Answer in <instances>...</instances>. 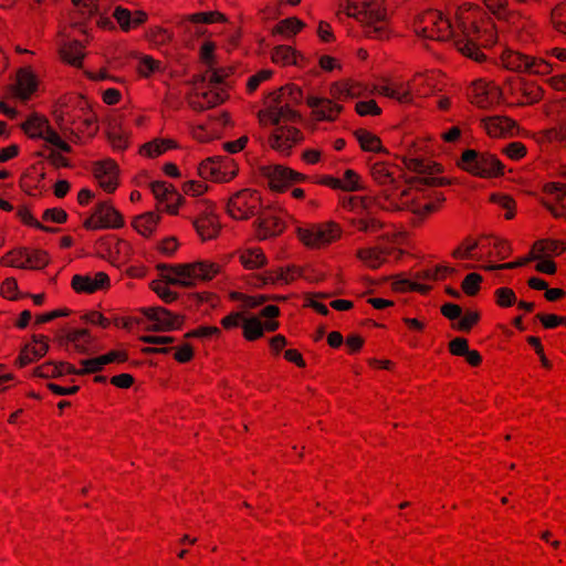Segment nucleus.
Wrapping results in <instances>:
<instances>
[{"instance_id":"nucleus-1","label":"nucleus","mask_w":566,"mask_h":566,"mask_svg":"<svg viewBox=\"0 0 566 566\" xmlns=\"http://www.w3.org/2000/svg\"><path fill=\"white\" fill-rule=\"evenodd\" d=\"M302 99V90L294 84H289L270 93L264 101L265 108L258 114L262 126L269 124L275 126L269 137V145L283 155H289L292 147L303 138L297 128L289 126V123H295L298 119L300 116L292 106L300 104Z\"/></svg>"},{"instance_id":"nucleus-2","label":"nucleus","mask_w":566,"mask_h":566,"mask_svg":"<svg viewBox=\"0 0 566 566\" xmlns=\"http://www.w3.org/2000/svg\"><path fill=\"white\" fill-rule=\"evenodd\" d=\"M397 168L387 163L377 161L370 167V175L375 182L381 187L375 199L382 209L406 208L418 216L424 212V197L422 186L424 177L415 176L407 179L408 187L398 193L399 181Z\"/></svg>"},{"instance_id":"nucleus-3","label":"nucleus","mask_w":566,"mask_h":566,"mask_svg":"<svg viewBox=\"0 0 566 566\" xmlns=\"http://www.w3.org/2000/svg\"><path fill=\"white\" fill-rule=\"evenodd\" d=\"M158 271L164 281H154L153 291L165 302L172 303L178 294L167 285L186 289L195 287L198 283L211 281L221 272V265L208 260L181 264H158Z\"/></svg>"},{"instance_id":"nucleus-4","label":"nucleus","mask_w":566,"mask_h":566,"mask_svg":"<svg viewBox=\"0 0 566 566\" xmlns=\"http://www.w3.org/2000/svg\"><path fill=\"white\" fill-rule=\"evenodd\" d=\"M338 7L348 17H354L366 24V34L369 38L382 39L386 36V12L371 7L367 2L357 3L354 0H339Z\"/></svg>"},{"instance_id":"nucleus-5","label":"nucleus","mask_w":566,"mask_h":566,"mask_svg":"<svg viewBox=\"0 0 566 566\" xmlns=\"http://www.w3.org/2000/svg\"><path fill=\"white\" fill-rule=\"evenodd\" d=\"M373 201L369 197L358 196L345 197L343 199V208L354 213L348 220L356 230L365 233H376L384 227V223L370 211Z\"/></svg>"},{"instance_id":"nucleus-6","label":"nucleus","mask_w":566,"mask_h":566,"mask_svg":"<svg viewBox=\"0 0 566 566\" xmlns=\"http://www.w3.org/2000/svg\"><path fill=\"white\" fill-rule=\"evenodd\" d=\"M329 94L331 98L307 97V105L313 108L317 119L335 120L338 114L343 111V106L335 103L334 101H346L347 96V84L345 82H336L331 85Z\"/></svg>"},{"instance_id":"nucleus-7","label":"nucleus","mask_w":566,"mask_h":566,"mask_svg":"<svg viewBox=\"0 0 566 566\" xmlns=\"http://www.w3.org/2000/svg\"><path fill=\"white\" fill-rule=\"evenodd\" d=\"M461 167L479 177H495L503 174V164L494 156L467 149L461 157Z\"/></svg>"},{"instance_id":"nucleus-8","label":"nucleus","mask_w":566,"mask_h":566,"mask_svg":"<svg viewBox=\"0 0 566 566\" xmlns=\"http://www.w3.org/2000/svg\"><path fill=\"white\" fill-rule=\"evenodd\" d=\"M298 239L308 248L321 249L338 240L342 235L340 227L333 221L311 224L298 228Z\"/></svg>"},{"instance_id":"nucleus-9","label":"nucleus","mask_w":566,"mask_h":566,"mask_svg":"<svg viewBox=\"0 0 566 566\" xmlns=\"http://www.w3.org/2000/svg\"><path fill=\"white\" fill-rule=\"evenodd\" d=\"M21 128L30 138L44 139L61 151L72 153V147L51 127L44 116L38 114L30 115L27 120L22 123Z\"/></svg>"},{"instance_id":"nucleus-10","label":"nucleus","mask_w":566,"mask_h":566,"mask_svg":"<svg viewBox=\"0 0 566 566\" xmlns=\"http://www.w3.org/2000/svg\"><path fill=\"white\" fill-rule=\"evenodd\" d=\"M261 197L256 190L242 189L234 193L228 202V212L234 219H248L261 211Z\"/></svg>"},{"instance_id":"nucleus-11","label":"nucleus","mask_w":566,"mask_h":566,"mask_svg":"<svg viewBox=\"0 0 566 566\" xmlns=\"http://www.w3.org/2000/svg\"><path fill=\"white\" fill-rule=\"evenodd\" d=\"M200 177L218 182H227L237 176L238 167L229 157H210L203 160L198 168Z\"/></svg>"},{"instance_id":"nucleus-12","label":"nucleus","mask_w":566,"mask_h":566,"mask_svg":"<svg viewBox=\"0 0 566 566\" xmlns=\"http://www.w3.org/2000/svg\"><path fill=\"white\" fill-rule=\"evenodd\" d=\"M124 220L122 214L109 203H98L91 217H88L83 227L87 230L98 229H118L123 227Z\"/></svg>"},{"instance_id":"nucleus-13","label":"nucleus","mask_w":566,"mask_h":566,"mask_svg":"<svg viewBox=\"0 0 566 566\" xmlns=\"http://www.w3.org/2000/svg\"><path fill=\"white\" fill-rule=\"evenodd\" d=\"M145 317L155 324L147 329L153 332H170L180 329L185 317L174 314L165 307H146L142 310Z\"/></svg>"},{"instance_id":"nucleus-14","label":"nucleus","mask_w":566,"mask_h":566,"mask_svg":"<svg viewBox=\"0 0 566 566\" xmlns=\"http://www.w3.org/2000/svg\"><path fill=\"white\" fill-rule=\"evenodd\" d=\"M504 64L507 69L517 72H528L533 74H548L552 70L551 64L544 60H537L517 52H511L504 57Z\"/></svg>"},{"instance_id":"nucleus-15","label":"nucleus","mask_w":566,"mask_h":566,"mask_svg":"<svg viewBox=\"0 0 566 566\" xmlns=\"http://www.w3.org/2000/svg\"><path fill=\"white\" fill-rule=\"evenodd\" d=\"M284 213L277 209H264L258 218V238L265 240L281 234L285 229Z\"/></svg>"},{"instance_id":"nucleus-16","label":"nucleus","mask_w":566,"mask_h":566,"mask_svg":"<svg viewBox=\"0 0 566 566\" xmlns=\"http://www.w3.org/2000/svg\"><path fill=\"white\" fill-rule=\"evenodd\" d=\"M262 169L270 188L275 191H284L290 185L305 179L304 175L281 165L266 166Z\"/></svg>"},{"instance_id":"nucleus-17","label":"nucleus","mask_w":566,"mask_h":566,"mask_svg":"<svg viewBox=\"0 0 566 566\" xmlns=\"http://www.w3.org/2000/svg\"><path fill=\"white\" fill-rule=\"evenodd\" d=\"M150 188L159 203H165V210L167 212L171 214L178 212V208L184 199L171 185L165 181H154L150 184Z\"/></svg>"},{"instance_id":"nucleus-18","label":"nucleus","mask_w":566,"mask_h":566,"mask_svg":"<svg viewBox=\"0 0 566 566\" xmlns=\"http://www.w3.org/2000/svg\"><path fill=\"white\" fill-rule=\"evenodd\" d=\"M94 177L98 181L99 186L107 191L108 193H112L116 190L118 182H117V175H118V167L117 164L114 160L107 159L99 163H96L94 165Z\"/></svg>"},{"instance_id":"nucleus-19","label":"nucleus","mask_w":566,"mask_h":566,"mask_svg":"<svg viewBox=\"0 0 566 566\" xmlns=\"http://www.w3.org/2000/svg\"><path fill=\"white\" fill-rule=\"evenodd\" d=\"M49 350V339L44 335H33L32 342L27 344L20 352L18 363L24 367L34 360L43 357Z\"/></svg>"},{"instance_id":"nucleus-20","label":"nucleus","mask_w":566,"mask_h":566,"mask_svg":"<svg viewBox=\"0 0 566 566\" xmlns=\"http://www.w3.org/2000/svg\"><path fill=\"white\" fill-rule=\"evenodd\" d=\"M109 285V277L104 272H97L93 277L90 275L76 274L72 277V287L77 293L92 294Z\"/></svg>"},{"instance_id":"nucleus-21","label":"nucleus","mask_w":566,"mask_h":566,"mask_svg":"<svg viewBox=\"0 0 566 566\" xmlns=\"http://www.w3.org/2000/svg\"><path fill=\"white\" fill-rule=\"evenodd\" d=\"M446 182L444 178L432 176L431 165L427 161V214L438 211L446 200L441 191L430 188L442 186Z\"/></svg>"},{"instance_id":"nucleus-22","label":"nucleus","mask_w":566,"mask_h":566,"mask_svg":"<svg viewBox=\"0 0 566 566\" xmlns=\"http://www.w3.org/2000/svg\"><path fill=\"white\" fill-rule=\"evenodd\" d=\"M280 324L277 321H266L262 323L258 317L245 318L242 328L243 336L248 340H256L263 336L264 332H275Z\"/></svg>"},{"instance_id":"nucleus-23","label":"nucleus","mask_w":566,"mask_h":566,"mask_svg":"<svg viewBox=\"0 0 566 566\" xmlns=\"http://www.w3.org/2000/svg\"><path fill=\"white\" fill-rule=\"evenodd\" d=\"M224 101L223 93L211 88L202 93H196L190 96L189 105L193 111H205L207 108L214 107Z\"/></svg>"},{"instance_id":"nucleus-24","label":"nucleus","mask_w":566,"mask_h":566,"mask_svg":"<svg viewBox=\"0 0 566 566\" xmlns=\"http://www.w3.org/2000/svg\"><path fill=\"white\" fill-rule=\"evenodd\" d=\"M193 227L203 241L216 238L220 230L218 218L211 212L203 213L196 218L193 220Z\"/></svg>"},{"instance_id":"nucleus-25","label":"nucleus","mask_w":566,"mask_h":566,"mask_svg":"<svg viewBox=\"0 0 566 566\" xmlns=\"http://www.w3.org/2000/svg\"><path fill=\"white\" fill-rule=\"evenodd\" d=\"M416 85V81L412 85L408 84L407 87L403 85H397L395 83H385L379 84L375 88L378 94L395 98L400 103H409L413 101V86Z\"/></svg>"},{"instance_id":"nucleus-26","label":"nucleus","mask_w":566,"mask_h":566,"mask_svg":"<svg viewBox=\"0 0 566 566\" xmlns=\"http://www.w3.org/2000/svg\"><path fill=\"white\" fill-rule=\"evenodd\" d=\"M484 128L490 136L500 137L512 132L515 126V122L507 117H489L483 120Z\"/></svg>"},{"instance_id":"nucleus-27","label":"nucleus","mask_w":566,"mask_h":566,"mask_svg":"<svg viewBox=\"0 0 566 566\" xmlns=\"http://www.w3.org/2000/svg\"><path fill=\"white\" fill-rule=\"evenodd\" d=\"M36 88L34 75L27 70H20L17 74L15 95L21 99H28Z\"/></svg>"},{"instance_id":"nucleus-28","label":"nucleus","mask_w":566,"mask_h":566,"mask_svg":"<svg viewBox=\"0 0 566 566\" xmlns=\"http://www.w3.org/2000/svg\"><path fill=\"white\" fill-rule=\"evenodd\" d=\"M429 19L437 28L438 40H444L450 35L452 25L450 20L443 15L442 11L427 6V21Z\"/></svg>"},{"instance_id":"nucleus-29","label":"nucleus","mask_w":566,"mask_h":566,"mask_svg":"<svg viewBox=\"0 0 566 566\" xmlns=\"http://www.w3.org/2000/svg\"><path fill=\"white\" fill-rule=\"evenodd\" d=\"M160 216L155 212H146L133 220L135 230L144 237H149L155 231Z\"/></svg>"},{"instance_id":"nucleus-30","label":"nucleus","mask_w":566,"mask_h":566,"mask_svg":"<svg viewBox=\"0 0 566 566\" xmlns=\"http://www.w3.org/2000/svg\"><path fill=\"white\" fill-rule=\"evenodd\" d=\"M61 59L74 66H78L84 57L83 45L78 41L64 43L60 49Z\"/></svg>"},{"instance_id":"nucleus-31","label":"nucleus","mask_w":566,"mask_h":566,"mask_svg":"<svg viewBox=\"0 0 566 566\" xmlns=\"http://www.w3.org/2000/svg\"><path fill=\"white\" fill-rule=\"evenodd\" d=\"M388 252L377 248H366L357 251V256L371 269H378L386 261Z\"/></svg>"},{"instance_id":"nucleus-32","label":"nucleus","mask_w":566,"mask_h":566,"mask_svg":"<svg viewBox=\"0 0 566 566\" xmlns=\"http://www.w3.org/2000/svg\"><path fill=\"white\" fill-rule=\"evenodd\" d=\"M65 339L67 343H72L75 349L81 353H87V346L91 344V335L87 329H72L69 331L65 335Z\"/></svg>"},{"instance_id":"nucleus-33","label":"nucleus","mask_w":566,"mask_h":566,"mask_svg":"<svg viewBox=\"0 0 566 566\" xmlns=\"http://www.w3.org/2000/svg\"><path fill=\"white\" fill-rule=\"evenodd\" d=\"M355 137L358 140L361 149L365 151H382L380 138L370 132L366 129H357L355 132Z\"/></svg>"},{"instance_id":"nucleus-34","label":"nucleus","mask_w":566,"mask_h":566,"mask_svg":"<svg viewBox=\"0 0 566 566\" xmlns=\"http://www.w3.org/2000/svg\"><path fill=\"white\" fill-rule=\"evenodd\" d=\"M271 59L275 64H297V52L290 45H277L273 49Z\"/></svg>"},{"instance_id":"nucleus-35","label":"nucleus","mask_w":566,"mask_h":566,"mask_svg":"<svg viewBox=\"0 0 566 566\" xmlns=\"http://www.w3.org/2000/svg\"><path fill=\"white\" fill-rule=\"evenodd\" d=\"M240 259L244 268L251 270L262 268L266 263V256L259 248L245 250Z\"/></svg>"},{"instance_id":"nucleus-36","label":"nucleus","mask_w":566,"mask_h":566,"mask_svg":"<svg viewBox=\"0 0 566 566\" xmlns=\"http://www.w3.org/2000/svg\"><path fill=\"white\" fill-rule=\"evenodd\" d=\"M455 45L463 55L478 62L484 60V54L480 51L479 46L467 35L458 39Z\"/></svg>"},{"instance_id":"nucleus-37","label":"nucleus","mask_w":566,"mask_h":566,"mask_svg":"<svg viewBox=\"0 0 566 566\" xmlns=\"http://www.w3.org/2000/svg\"><path fill=\"white\" fill-rule=\"evenodd\" d=\"M192 22V23H206V24H210V23H214V22H226L227 21V18L223 13L219 12V11H208V12H197V13H193V14H190V15H187L185 18H182L181 20V24L184 22Z\"/></svg>"},{"instance_id":"nucleus-38","label":"nucleus","mask_w":566,"mask_h":566,"mask_svg":"<svg viewBox=\"0 0 566 566\" xmlns=\"http://www.w3.org/2000/svg\"><path fill=\"white\" fill-rule=\"evenodd\" d=\"M172 140L170 139H155L142 146L140 151L148 157H157L165 153L167 149L172 148Z\"/></svg>"},{"instance_id":"nucleus-39","label":"nucleus","mask_w":566,"mask_h":566,"mask_svg":"<svg viewBox=\"0 0 566 566\" xmlns=\"http://www.w3.org/2000/svg\"><path fill=\"white\" fill-rule=\"evenodd\" d=\"M418 150L416 147L410 148L403 158V164L409 171L421 175L424 172V161Z\"/></svg>"},{"instance_id":"nucleus-40","label":"nucleus","mask_w":566,"mask_h":566,"mask_svg":"<svg viewBox=\"0 0 566 566\" xmlns=\"http://www.w3.org/2000/svg\"><path fill=\"white\" fill-rule=\"evenodd\" d=\"M303 27L304 23L297 18H287L276 24L275 32L286 38H291L300 32Z\"/></svg>"},{"instance_id":"nucleus-41","label":"nucleus","mask_w":566,"mask_h":566,"mask_svg":"<svg viewBox=\"0 0 566 566\" xmlns=\"http://www.w3.org/2000/svg\"><path fill=\"white\" fill-rule=\"evenodd\" d=\"M27 269L40 270L48 265L50 258L49 254L43 250L28 251L25 255Z\"/></svg>"},{"instance_id":"nucleus-42","label":"nucleus","mask_w":566,"mask_h":566,"mask_svg":"<svg viewBox=\"0 0 566 566\" xmlns=\"http://www.w3.org/2000/svg\"><path fill=\"white\" fill-rule=\"evenodd\" d=\"M25 255L27 249L11 251L7 253L4 256H2L1 264L4 266L27 269L28 265L25 261Z\"/></svg>"},{"instance_id":"nucleus-43","label":"nucleus","mask_w":566,"mask_h":566,"mask_svg":"<svg viewBox=\"0 0 566 566\" xmlns=\"http://www.w3.org/2000/svg\"><path fill=\"white\" fill-rule=\"evenodd\" d=\"M107 136L114 149L124 150L128 145L127 134L119 127L112 126L107 133Z\"/></svg>"},{"instance_id":"nucleus-44","label":"nucleus","mask_w":566,"mask_h":566,"mask_svg":"<svg viewBox=\"0 0 566 566\" xmlns=\"http://www.w3.org/2000/svg\"><path fill=\"white\" fill-rule=\"evenodd\" d=\"M55 122L59 125L61 132L64 136L67 137V134L74 135L72 129V125L74 124V118L71 116L69 111L65 108H61L55 111Z\"/></svg>"},{"instance_id":"nucleus-45","label":"nucleus","mask_w":566,"mask_h":566,"mask_svg":"<svg viewBox=\"0 0 566 566\" xmlns=\"http://www.w3.org/2000/svg\"><path fill=\"white\" fill-rule=\"evenodd\" d=\"M160 65L161 63L159 61L153 59L151 56L145 55L139 60L137 71L142 76L148 77L153 73L159 71Z\"/></svg>"},{"instance_id":"nucleus-46","label":"nucleus","mask_w":566,"mask_h":566,"mask_svg":"<svg viewBox=\"0 0 566 566\" xmlns=\"http://www.w3.org/2000/svg\"><path fill=\"white\" fill-rule=\"evenodd\" d=\"M535 248H538L542 253L559 254L566 250V243L557 240H542L536 242Z\"/></svg>"},{"instance_id":"nucleus-47","label":"nucleus","mask_w":566,"mask_h":566,"mask_svg":"<svg viewBox=\"0 0 566 566\" xmlns=\"http://www.w3.org/2000/svg\"><path fill=\"white\" fill-rule=\"evenodd\" d=\"M482 276L478 273L468 274L462 282V290L467 295H475L480 289Z\"/></svg>"},{"instance_id":"nucleus-48","label":"nucleus","mask_w":566,"mask_h":566,"mask_svg":"<svg viewBox=\"0 0 566 566\" xmlns=\"http://www.w3.org/2000/svg\"><path fill=\"white\" fill-rule=\"evenodd\" d=\"M552 21L556 30L566 34V2L553 10Z\"/></svg>"},{"instance_id":"nucleus-49","label":"nucleus","mask_w":566,"mask_h":566,"mask_svg":"<svg viewBox=\"0 0 566 566\" xmlns=\"http://www.w3.org/2000/svg\"><path fill=\"white\" fill-rule=\"evenodd\" d=\"M340 181L343 182L342 189L345 191H356L360 189L359 176L353 169H347L343 178H340Z\"/></svg>"},{"instance_id":"nucleus-50","label":"nucleus","mask_w":566,"mask_h":566,"mask_svg":"<svg viewBox=\"0 0 566 566\" xmlns=\"http://www.w3.org/2000/svg\"><path fill=\"white\" fill-rule=\"evenodd\" d=\"M263 277V283L266 284H275V283H290V277L287 276V272H284V269L280 268L275 271H266L261 274Z\"/></svg>"},{"instance_id":"nucleus-51","label":"nucleus","mask_w":566,"mask_h":566,"mask_svg":"<svg viewBox=\"0 0 566 566\" xmlns=\"http://www.w3.org/2000/svg\"><path fill=\"white\" fill-rule=\"evenodd\" d=\"M118 24L124 31H128L133 28L132 12L122 7H117L113 13Z\"/></svg>"},{"instance_id":"nucleus-52","label":"nucleus","mask_w":566,"mask_h":566,"mask_svg":"<svg viewBox=\"0 0 566 566\" xmlns=\"http://www.w3.org/2000/svg\"><path fill=\"white\" fill-rule=\"evenodd\" d=\"M454 272V269L446 266V265H431L427 262V281L429 280H440L444 277L448 273Z\"/></svg>"},{"instance_id":"nucleus-53","label":"nucleus","mask_w":566,"mask_h":566,"mask_svg":"<svg viewBox=\"0 0 566 566\" xmlns=\"http://www.w3.org/2000/svg\"><path fill=\"white\" fill-rule=\"evenodd\" d=\"M496 302L500 306H511L515 303L516 296L513 290L509 287H501L495 291Z\"/></svg>"},{"instance_id":"nucleus-54","label":"nucleus","mask_w":566,"mask_h":566,"mask_svg":"<svg viewBox=\"0 0 566 566\" xmlns=\"http://www.w3.org/2000/svg\"><path fill=\"white\" fill-rule=\"evenodd\" d=\"M538 258H539L538 255L531 254L528 258L522 259L520 261L502 263V264H489V265H485L484 269L489 270V271L512 270V269L524 265L525 263H527L531 260H536Z\"/></svg>"},{"instance_id":"nucleus-55","label":"nucleus","mask_w":566,"mask_h":566,"mask_svg":"<svg viewBox=\"0 0 566 566\" xmlns=\"http://www.w3.org/2000/svg\"><path fill=\"white\" fill-rule=\"evenodd\" d=\"M355 108L360 116L379 115L381 112L374 99L358 102Z\"/></svg>"},{"instance_id":"nucleus-56","label":"nucleus","mask_w":566,"mask_h":566,"mask_svg":"<svg viewBox=\"0 0 566 566\" xmlns=\"http://www.w3.org/2000/svg\"><path fill=\"white\" fill-rule=\"evenodd\" d=\"M40 155L43 156L42 153ZM44 158L55 168L71 166L70 160L66 157H64L60 151L54 149H50L48 155H44Z\"/></svg>"},{"instance_id":"nucleus-57","label":"nucleus","mask_w":566,"mask_h":566,"mask_svg":"<svg viewBox=\"0 0 566 566\" xmlns=\"http://www.w3.org/2000/svg\"><path fill=\"white\" fill-rule=\"evenodd\" d=\"M245 317L241 312H232L221 319V325L226 329H231L243 324Z\"/></svg>"},{"instance_id":"nucleus-58","label":"nucleus","mask_w":566,"mask_h":566,"mask_svg":"<svg viewBox=\"0 0 566 566\" xmlns=\"http://www.w3.org/2000/svg\"><path fill=\"white\" fill-rule=\"evenodd\" d=\"M478 321L479 314L476 312H467L460 317L457 327L462 332H469Z\"/></svg>"},{"instance_id":"nucleus-59","label":"nucleus","mask_w":566,"mask_h":566,"mask_svg":"<svg viewBox=\"0 0 566 566\" xmlns=\"http://www.w3.org/2000/svg\"><path fill=\"white\" fill-rule=\"evenodd\" d=\"M272 75V72L269 71V70H262L260 72H258L256 74L252 75L249 81H248V84H247V88L249 92H254L259 85L269 80Z\"/></svg>"},{"instance_id":"nucleus-60","label":"nucleus","mask_w":566,"mask_h":566,"mask_svg":"<svg viewBox=\"0 0 566 566\" xmlns=\"http://www.w3.org/2000/svg\"><path fill=\"white\" fill-rule=\"evenodd\" d=\"M81 364L84 366L80 369L78 375L94 374L103 369L104 364L99 360V356L91 359H83Z\"/></svg>"},{"instance_id":"nucleus-61","label":"nucleus","mask_w":566,"mask_h":566,"mask_svg":"<svg viewBox=\"0 0 566 566\" xmlns=\"http://www.w3.org/2000/svg\"><path fill=\"white\" fill-rule=\"evenodd\" d=\"M43 220L56 223H64L67 219V213L60 208L46 209L43 213Z\"/></svg>"},{"instance_id":"nucleus-62","label":"nucleus","mask_w":566,"mask_h":566,"mask_svg":"<svg viewBox=\"0 0 566 566\" xmlns=\"http://www.w3.org/2000/svg\"><path fill=\"white\" fill-rule=\"evenodd\" d=\"M83 319L87 323L99 325L103 328H107L111 325V321L103 316V314L97 311L86 313L83 316Z\"/></svg>"},{"instance_id":"nucleus-63","label":"nucleus","mask_w":566,"mask_h":566,"mask_svg":"<svg viewBox=\"0 0 566 566\" xmlns=\"http://www.w3.org/2000/svg\"><path fill=\"white\" fill-rule=\"evenodd\" d=\"M182 190L187 195L200 196L207 190V185L202 181L190 180L184 184Z\"/></svg>"},{"instance_id":"nucleus-64","label":"nucleus","mask_w":566,"mask_h":566,"mask_svg":"<svg viewBox=\"0 0 566 566\" xmlns=\"http://www.w3.org/2000/svg\"><path fill=\"white\" fill-rule=\"evenodd\" d=\"M17 291H18V283H17L15 279L8 277L3 281V283L1 285V294L4 297L14 300Z\"/></svg>"}]
</instances>
